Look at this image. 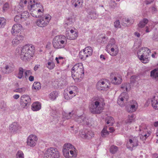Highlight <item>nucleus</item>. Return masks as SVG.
Wrapping results in <instances>:
<instances>
[{"label":"nucleus","instance_id":"50","mask_svg":"<svg viewBox=\"0 0 158 158\" xmlns=\"http://www.w3.org/2000/svg\"><path fill=\"white\" fill-rule=\"evenodd\" d=\"M115 41L114 39L112 38L110 39V43L109 44H110L111 45H112V46L114 47H117L116 45L115 44Z\"/></svg>","mask_w":158,"mask_h":158},{"label":"nucleus","instance_id":"36","mask_svg":"<svg viewBox=\"0 0 158 158\" xmlns=\"http://www.w3.org/2000/svg\"><path fill=\"white\" fill-rule=\"evenodd\" d=\"M121 88L123 90L125 89L127 91V89H130L131 88L130 84L129 83H125L121 85Z\"/></svg>","mask_w":158,"mask_h":158},{"label":"nucleus","instance_id":"5","mask_svg":"<svg viewBox=\"0 0 158 158\" xmlns=\"http://www.w3.org/2000/svg\"><path fill=\"white\" fill-rule=\"evenodd\" d=\"M151 52V50L148 48L143 47L138 51L137 55L139 59L142 62L146 63L149 61L148 56Z\"/></svg>","mask_w":158,"mask_h":158},{"label":"nucleus","instance_id":"44","mask_svg":"<svg viewBox=\"0 0 158 158\" xmlns=\"http://www.w3.org/2000/svg\"><path fill=\"white\" fill-rule=\"evenodd\" d=\"M6 24L5 19L3 18H0V28L2 27Z\"/></svg>","mask_w":158,"mask_h":158},{"label":"nucleus","instance_id":"62","mask_svg":"<svg viewBox=\"0 0 158 158\" xmlns=\"http://www.w3.org/2000/svg\"><path fill=\"white\" fill-rule=\"evenodd\" d=\"M34 77L32 76H30L29 77V80L30 81H34Z\"/></svg>","mask_w":158,"mask_h":158},{"label":"nucleus","instance_id":"11","mask_svg":"<svg viewBox=\"0 0 158 158\" xmlns=\"http://www.w3.org/2000/svg\"><path fill=\"white\" fill-rule=\"evenodd\" d=\"M138 104L135 100H132L130 102L129 104L126 107V110L130 113L135 112L138 108Z\"/></svg>","mask_w":158,"mask_h":158},{"label":"nucleus","instance_id":"28","mask_svg":"<svg viewBox=\"0 0 158 158\" xmlns=\"http://www.w3.org/2000/svg\"><path fill=\"white\" fill-rule=\"evenodd\" d=\"M122 81V78L119 77H114V79L112 81V82L114 84L118 85L120 84Z\"/></svg>","mask_w":158,"mask_h":158},{"label":"nucleus","instance_id":"57","mask_svg":"<svg viewBox=\"0 0 158 158\" xmlns=\"http://www.w3.org/2000/svg\"><path fill=\"white\" fill-rule=\"evenodd\" d=\"M107 39L105 36H104L102 38V41L101 42L103 44H105L106 42Z\"/></svg>","mask_w":158,"mask_h":158},{"label":"nucleus","instance_id":"63","mask_svg":"<svg viewBox=\"0 0 158 158\" xmlns=\"http://www.w3.org/2000/svg\"><path fill=\"white\" fill-rule=\"evenodd\" d=\"M134 35L135 36H137L138 37H139L140 36V34L138 32H135L134 33Z\"/></svg>","mask_w":158,"mask_h":158},{"label":"nucleus","instance_id":"29","mask_svg":"<svg viewBox=\"0 0 158 158\" xmlns=\"http://www.w3.org/2000/svg\"><path fill=\"white\" fill-rule=\"evenodd\" d=\"M105 122L107 124L112 125L114 122V118L111 116H108L106 118Z\"/></svg>","mask_w":158,"mask_h":158},{"label":"nucleus","instance_id":"37","mask_svg":"<svg viewBox=\"0 0 158 158\" xmlns=\"http://www.w3.org/2000/svg\"><path fill=\"white\" fill-rule=\"evenodd\" d=\"M33 88L36 90H38L41 88L40 84L39 82H35L33 84Z\"/></svg>","mask_w":158,"mask_h":158},{"label":"nucleus","instance_id":"59","mask_svg":"<svg viewBox=\"0 0 158 158\" xmlns=\"http://www.w3.org/2000/svg\"><path fill=\"white\" fill-rule=\"evenodd\" d=\"M128 119L127 121V123H131L133 121H134V119L133 118H128Z\"/></svg>","mask_w":158,"mask_h":158},{"label":"nucleus","instance_id":"2","mask_svg":"<svg viewBox=\"0 0 158 158\" xmlns=\"http://www.w3.org/2000/svg\"><path fill=\"white\" fill-rule=\"evenodd\" d=\"M35 47L31 44H26L21 50L20 57L22 60H28L33 56L35 52Z\"/></svg>","mask_w":158,"mask_h":158},{"label":"nucleus","instance_id":"40","mask_svg":"<svg viewBox=\"0 0 158 158\" xmlns=\"http://www.w3.org/2000/svg\"><path fill=\"white\" fill-rule=\"evenodd\" d=\"M72 4L75 7L78 6L80 3V0H72Z\"/></svg>","mask_w":158,"mask_h":158},{"label":"nucleus","instance_id":"26","mask_svg":"<svg viewBox=\"0 0 158 158\" xmlns=\"http://www.w3.org/2000/svg\"><path fill=\"white\" fill-rule=\"evenodd\" d=\"M14 70V68L8 65H6L2 71L4 73H8Z\"/></svg>","mask_w":158,"mask_h":158},{"label":"nucleus","instance_id":"53","mask_svg":"<svg viewBox=\"0 0 158 158\" xmlns=\"http://www.w3.org/2000/svg\"><path fill=\"white\" fill-rule=\"evenodd\" d=\"M137 77L135 76H133L131 77V83H135L136 79Z\"/></svg>","mask_w":158,"mask_h":158},{"label":"nucleus","instance_id":"48","mask_svg":"<svg viewBox=\"0 0 158 158\" xmlns=\"http://www.w3.org/2000/svg\"><path fill=\"white\" fill-rule=\"evenodd\" d=\"M18 40V39H17L15 38L12 40V43L14 46L17 45L20 43V42H19Z\"/></svg>","mask_w":158,"mask_h":158},{"label":"nucleus","instance_id":"12","mask_svg":"<svg viewBox=\"0 0 158 158\" xmlns=\"http://www.w3.org/2000/svg\"><path fill=\"white\" fill-rule=\"evenodd\" d=\"M31 99L27 95H23L21 97L20 104L23 108L29 106L31 103Z\"/></svg>","mask_w":158,"mask_h":158},{"label":"nucleus","instance_id":"6","mask_svg":"<svg viewBox=\"0 0 158 158\" xmlns=\"http://www.w3.org/2000/svg\"><path fill=\"white\" fill-rule=\"evenodd\" d=\"M65 40V37L64 36H56L53 40V47L56 49L64 48L66 44Z\"/></svg>","mask_w":158,"mask_h":158},{"label":"nucleus","instance_id":"47","mask_svg":"<svg viewBox=\"0 0 158 158\" xmlns=\"http://www.w3.org/2000/svg\"><path fill=\"white\" fill-rule=\"evenodd\" d=\"M15 38H16L17 39H18V40L19 41L20 43L21 42H22V41L23 40V36L22 35H17L16 37Z\"/></svg>","mask_w":158,"mask_h":158},{"label":"nucleus","instance_id":"49","mask_svg":"<svg viewBox=\"0 0 158 158\" xmlns=\"http://www.w3.org/2000/svg\"><path fill=\"white\" fill-rule=\"evenodd\" d=\"M21 19H22V18L21 17L20 15H16L14 18V20L15 22H19V20Z\"/></svg>","mask_w":158,"mask_h":158},{"label":"nucleus","instance_id":"21","mask_svg":"<svg viewBox=\"0 0 158 158\" xmlns=\"http://www.w3.org/2000/svg\"><path fill=\"white\" fill-rule=\"evenodd\" d=\"M152 105L153 107L158 110V96H155L152 100Z\"/></svg>","mask_w":158,"mask_h":158},{"label":"nucleus","instance_id":"3","mask_svg":"<svg viewBox=\"0 0 158 158\" xmlns=\"http://www.w3.org/2000/svg\"><path fill=\"white\" fill-rule=\"evenodd\" d=\"M72 76L73 78H82L84 75V69L81 63L76 64L72 69Z\"/></svg>","mask_w":158,"mask_h":158},{"label":"nucleus","instance_id":"64","mask_svg":"<svg viewBox=\"0 0 158 158\" xmlns=\"http://www.w3.org/2000/svg\"><path fill=\"white\" fill-rule=\"evenodd\" d=\"M109 130H110V132L111 133H112L114 131V130L113 127H109Z\"/></svg>","mask_w":158,"mask_h":158},{"label":"nucleus","instance_id":"41","mask_svg":"<svg viewBox=\"0 0 158 158\" xmlns=\"http://www.w3.org/2000/svg\"><path fill=\"white\" fill-rule=\"evenodd\" d=\"M29 0H20L19 4L22 7L26 6L27 2Z\"/></svg>","mask_w":158,"mask_h":158},{"label":"nucleus","instance_id":"23","mask_svg":"<svg viewBox=\"0 0 158 158\" xmlns=\"http://www.w3.org/2000/svg\"><path fill=\"white\" fill-rule=\"evenodd\" d=\"M157 65H158V63ZM150 77L153 79H158V67L155 69L151 71Z\"/></svg>","mask_w":158,"mask_h":158},{"label":"nucleus","instance_id":"1","mask_svg":"<svg viewBox=\"0 0 158 158\" xmlns=\"http://www.w3.org/2000/svg\"><path fill=\"white\" fill-rule=\"evenodd\" d=\"M101 100L100 98L94 97L93 98L89 105V109L90 112L94 114H99L103 110V108L101 106Z\"/></svg>","mask_w":158,"mask_h":158},{"label":"nucleus","instance_id":"46","mask_svg":"<svg viewBox=\"0 0 158 158\" xmlns=\"http://www.w3.org/2000/svg\"><path fill=\"white\" fill-rule=\"evenodd\" d=\"M87 135L88 136V139L91 138L92 137L94 136V132L92 131H89L87 132H86Z\"/></svg>","mask_w":158,"mask_h":158},{"label":"nucleus","instance_id":"22","mask_svg":"<svg viewBox=\"0 0 158 158\" xmlns=\"http://www.w3.org/2000/svg\"><path fill=\"white\" fill-rule=\"evenodd\" d=\"M41 104L38 102L33 103L31 105V109L34 111L39 110L41 108Z\"/></svg>","mask_w":158,"mask_h":158},{"label":"nucleus","instance_id":"45","mask_svg":"<svg viewBox=\"0 0 158 158\" xmlns=\"http://www.w3.org/2000/svg\"><path fill=\"white\" fill-rule=\"evenodd\" d=\"M114 26L115 28H120L121 27L119 20H117L114 22Z\"/></svg>","mask_w":158,"mask_h":158},{"label":"nucleus","instance_id":"32","mask_svg":"<svg viewBox=\"0 0 158 158\" xmlns=\"http://www.w3.org/2000/svg\"><path fill=\"white\" fill-rule=\"evenodd\" d=\"M20 15L21 17L25 19L28 17L29 15V13L27 10H23V12L22 11Z\"/></svg>","mask_w":158,"mask_h":158},{"label":"nucleus","instance_id":"43","mask_svg":"<svg viewBox=\"0 0 158 158\" xmlns=\"http://www.w3.org/2000/svg\"><path fill=\"white\" fill-rule=\"evenodd\" d=\"M73 89H74L75 90L73 89V90H70L69 92V94L70 96H73V97L75 95V93L74 92L75 90H77V88L75 86H73L72 87Z\"/></svg>","mask_w":158,"mask_h":158},{"label":"nucleus","instance_id":"18","mask_svg":"<svg viewBox=\"0 0 158 158\" xmlns=\"http://www.w3.org/2000/svg\"><path fill=\"white\" fill-rule=\"evenodd\" d=\"M20 128L19 124L17 122H14L9 126V129L12 133H15Z\"/></svg>","mask_w":158,"mask_h":158},{"label":"nucleus","instance_id":"34","mask_svg":"<svg viewBox=\"0 0 158 158\" xmlns=\"http://www.w3.org/2000/svg\"><path fill=\"white\" fill-rule=\"evenodd\" d=\"M55 66V64L51 60L50 61L48 62L47 64L46 65V67L50 70L53 69L54 68Z\"/></svg>","mask_w":158,"mask_h":158},{"label":"nucleus","instance_id":"10","mask_svg":"<svg viewBox=\"0 0 158 158\" xmlns=\"http://www.w3.org/2000/svg\"><path fill=\"white\" fill-rule=\"evenodd\" d=\"M129 96L125 92H123L119 96L118 99L117 103L121 106L124 105L128 101Z\"/></svg>","mask_w":158,"mask_h":158},{"label":"nucleus","instance_id":"25","mask_svg":"<svg viewBox=\"0 0 158 158\" xmlns=\"http://www.w3.org/2000/svg\"><path fill=\"white\" fill-rule=\"evenodd\" d=\"M148 20L147 19H144L143 20L140 21L138 25L139 28H141L145 27V25L148 23Z\"/></svg>","mask_w":158,"mask_h":158},{"label":"nucleus","instance_id":"42","mask_svg":"<svg viewBox=\"0 0 158 158\" xmlns=\"http://www.w3.org/2000/svg\"><path fill=\"white\" fill-rule=\"evenodd\" d=\"M16 158H24V154L23 152L21 151H18L16 154Z\"/></svg>","mask_w":158,"mask_h":158},{"label":"nucleus","instance_id":"39","mask_svg":"<svg viewBox=\"0 0 158 158\" xmlns=\"http://www.w3.org/2000/svg\"><path fill=\"white\" fill-rule=\"evenodd\" d=\"M79 135L81 138L83 139L87 138L88 136L87 135L86 131H81L79 133Z\"/></svg>","mask_w":158,"mask_h":158},{"label":"nucleus","instance_id":"54","mask_svg":"<svg viewBox=\"0 0 158 158\" xmlns=\"http://www.w3.org/2000/svg\"><path fill=\"white\" fill-rule=\"evenodd\" d=\"M31 72L30 70H29L26 71L24 73L25 78H26L29 75H31Z\"/></svg>","mask_w":158,"mask_h":158},{"label":"nucleus","instance_id":"4","mask_svg":"<svg viewBox=\"0 0 158 158\" xmlns=\"http://www.w3.org/2000/svg\"><path fill=\"white\" fill-rule=\"evenodd\" d=\"M75 148L73 146L69 143H65L63 147V153L66 158H75L76 154L74 153L73 151Z\"/></svg>","mask_w":158,"mask_h":158},{"label":"nucleus","instance_id":"56","mask_svg":"<svg viewBox=\"0 0 158 158\" xmlns=\"http://www.w3.org/2000/svg\"><path fill=\"white\" fill-rule=\"evenodd\" d=\"M19 93H22L24 92L26 90V89L24 87H23L21 88H19Z\"/></svg>","mask_w":158,"mask_h":158},{"label":"nucleus","instance_id":"9","mask_svg":"<svg viewBox=\"0 0 158 158\" xmlns=\"http://www.w3.org/2000/svg\"><path fill=\"white\" fill-rule=\"evenodd\" d=\"M93 52V50L90 46L86 47L79 53V57L82 59L85 60L89 56H91Z\"/></svg>","mask_w":158,"mask_h":158},{"label":"nucleus","instance_id":"14","mask_svg":"<svg viewBox=\"0 0 158 158\" xmlns=\"http://www.w3.org/2000/svg\"><path fill=\"white\" fill-rule=\"evenodd\" d=\"M37 140L38 138L36 135L32 134L27 139V144L28 146L33 147L36 145Z\"/></svg>","mask_w":158,"mask_h":158},{"label":"nucleus","instance_id":"16","mask_svg":"<svg viewBox=\"0 0 158 158\" xmlns=\"http://www.w3.org/2000/svg\"><path fill=\"white\" fill-rule=\"evenodd\" d=\"M23 30V28L20 24H14L12 28L11 33L13 35H15L19 33L20 34Z\"/></svg>","mask_w":158,"mask_h":158},{"label":"nucleus","instance_id":"38","mask_svg":"<svg viewBox=\"0 0 158 158\" xmlns=\"http://www.w3.org/2000/svg\"><path fill=\"white\" fill-rule=\"evenodd\" d=\"M116 48L117 47H113L111 48L110 49V52L109 53L112 56H115L117 55V52L116 51H115L114 52L115 49H116Z\"/></svg>","mask_w":158,"mask_h":158},{"label":"nucleus","instance_id":"33","mask_svg":"<svg viewBox=\"0 0 158 158\" xmlns=\"http://www.w3.org/2000/svg\"><path fill=\"white\" fill-rule=\"evenodd\" d=\"M23 69L22 67L19 68V72L17 77L19 79H21L23 77Z\"/></svg>","mask_w":158,"mask_h":158},{"label":"nucleus","instance_id":"13","mask_svg":"<svg viewBox=\"0 0 158 158\" xmlns=\"http://www.w3.org/2000/svg\"><path fill=\"white\" fill-rule=\"evenodd\" d=\"M107 83V81L106 79L100 80L97 84L96 87L97 89L100 90H107L109 86Z\"/></svg>","mask_w":158,"mask_h":158},{"label":"nucleus","instance_id":"52","mask_svg":"<svg viewBox=\"0 0 158 158\" xmlns=\"http://www.w3.org/2000/svg\"><path fill=\"white\" fill-rule=\"evenodd\" d=\"M113 47H114L112 46V45H111L110 44H108L106 47V51L108 52H110V49L111 48Z\"/></svg>","mask_w":158,"mask_h":158},{"label":"nucleus","instance_id":"58","mask_svg":"<svg viewBox=\"0 0 158 158\" xmlns=\"http://www.w3.org/2000/svg\"><path fill=\"white\" fill-rule=\"evenodd\" d=\"M73 115V114L71 112H69V114H68L66 116V118L67 119H69Z\"/></svg>","mask_w":158,"mask_h":158},{"label":"nucleus","instance_id":"35","mask_svg":"<svg viewBox=\"0 0 158 158\" xmlns=\"http://www.w3.org/2000/svg\"><path fill=\"white\" fill-rule=\"evenodd\" d=\"M118 148L117 147L114 146H111L110 148V152L112 154H115L118 150Z\"/></svg>","mask_w":158,"mask_h":158},{"label":"nucleus","instance_id":"27","mask_svg":"<svg viewBox=\"0 0 158 158\" xmlns=\"http://www.w3.org/2000/svg\"><path fill=\"white\" fill-rule=\"evenodd\" d=\"M75 21L73 17L69 18L67 19L65 22L64 27H66L68 25H70Z\"/></svg>","mask_w":158,"mask_h":158},{"label":"nucleus","instance_id":"15","mask_svg":"<svg viewBox=\"0 0 158 158\" xmlns=\"http://www.w3.org/2000/svg\"><path fill=\"white\" fill-rule=\"evenodd\" d=\"M75 120L79 123H82L83 124L88 125H90L89 120L85 117L82 115L80 116H77L75 118Z\"/></svg>","mask_w":158,"mask_h":158},{"label":"nucleus","instance_id":"7","mask_svg":"<svg viewBox=\"0 0 158 158\" xmlns=\"http://www.w3.org/2000/svg\"><path fill=\"white\" fill-rule=\"evenodd\" d=\"M60 153L58 150L55 148H48L44 154V158H59Z\"/></svg>","mask_w":158,"mask_h":158},{"label":"nucleus","instance_id":"30","mask_svg":"<svg viewBox=\"0 0 158 158\" xmlns=\"http://www.w3.org/2000/svg\"><path fill=\"white\" fill-rule=\"evenodd\" d=\"M58 93L55 91L52 92L50 94L49 98L51 100H54L57 97Z\"/></svg>","mask_w":158,"mask_h":158},{"label":"nucleus","instance_id":"31","mask_svg":"<svg viewBox=\"0 0 158 158\" xmlns=\"http://www.w3.org/2000/svg\"><path fill=\"white\" fill-rule=\"evenodd\" d=\"M107 127L104 126L101 133V136L105 137L109 135V131L107 130Z\"/></svg>","mask_w":158,"mask_h":158},{"label":"nucleus","instance_id":"60","mask_svg":"<svg viewBox=\"0 0 158 158\" xmlns=\"http://www.w3.org/2000/svg\"><path fill=\"white\" fill-rule=\"evenodd\" d=\"M91 11H92V10ZM89 13H90L89 14V15H90V17L91 19L94 18L93 16H92V15L94 16V15H96V14L94 12L93 13L92 12H89Z\"/></svg>","mask_w":158,"mask_h":158},{"label":"nucleus","instance_id":"24","mask_svg":"<svg viewBox=\"0 0 158 158\" xmlns=\"http://www.w3.org/2000/svg\"><path fill=\"white\" fill-rule=\"evenodd\" d=\"M38 0H30L28 2L27 5L28 9L31 10L34 7L35 5L37 4Z\"/></svg>","mask_w":158,"mask_h":158},{"label":"nucleus","instance_id":"19","mask_svg":"<svg viewBox=\"0 0 158 158\" xmlns=\"http://www.w3.org/2000/svg\"><path fill=\"white\" fill-rule=\"evenodd\" d=\"M134 20L131 18H123L122 25L125 27H129L134 23Z\"/></svg>","mask_w":158,"mask_h":158},{"label":"nucleus","instance_id":"17","mask_svg":"<svg viewBox=\"0 0 158 158\" xmlns=\"http://www.w3.org/2000/svg\"><path fill=\"white\" fill-rule=\"evenodd\" d=\"M138 145V141L136 138H134L132 139H130L129 143L127 144V147L128 149L131 151L133 150L132 148L137 147Z\"/></svg>","mask_w":158,"mask_h":158},{"label":"nucleus","instance_id":"51","mask_svg":"<svg viewBox=\"0 0 158 158\" xmlns=\"http://www.w3.org/2000/svg\"><path fill=\"white\" fill-rule=\"evenodd\" d=\"M64 97L66 99L69 100L73 98V96H70L69 94L66 93L64 94Z\"/></svg>","mask_w":158,"mask_h":158},{"label":"nucleus","instance_id":"55","mask_svg":"<svg viewBox=\"0 0 158 158\" xmlns=\"http://www.w3.org/2000/svg\"><path fill=\"white\" fill-rule=\"evenodd\" d=\"M9 5L8 3H6L4 5L3 10H6L9 9Z\"/></svg>","mask_w":158,"mask_h":158},{"label":"nucleus","instance_id":"20","mask_svg":"<svg viewBox=\"0 0 158 158\" xmlns=\"http://www.w3.org/2000/svg\"><path fill=\"white\" fill-rule=\"evenodd\" d=\"M31 14L33 17L39 18L42 15L44 10H30Z\"/></svg>","mask_w":158,"mask_h":158},{"label":"nucleus","instance_id":"8","mask_svg":"<svg viewBox=\"0 0 158 158\" xmlns=\"http://www.w3.org/2000/svg\"><path fill=\"white\" fill-rule=\"evenodd\" d=\"M51 17L49 15H47L44 17L38 19L36 22V24L39 27H44L46 26L49 23Z\"/></svg>","mask_w":158,"mask_h":158},{"label":"nucleus","instance_id":"61","mask_svg":"<svg viewBox=\"0 0 158 158\" xmlns=\"http://www.w3.org/2000/svg\"><path fill=\"white\" fill-rule=\"evenodd\" d=\"M40 66V65H35L34 68V70L35 71H36L39 68Z\"/></svg>","mask_w":158,"mask_h":158}]
</instances>
